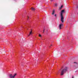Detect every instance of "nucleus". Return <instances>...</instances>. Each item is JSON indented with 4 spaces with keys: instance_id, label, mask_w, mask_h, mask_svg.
Masks as SVG:
<instances>
[{
    "instance_id": "obj_1",
    "label": "nucleus",
    "mask_w": 78,
    "mask_h": 78,
    "mask_svg": "<svg viewBox=\"0 0 78 78\" xmlns=\"http://www.w3.org/2000/svg\"><path fill=\"white\" fill-rule=\"evenodd\" d=\"M64 10H62L61 11V12L60 13V14H61V21L62 23H64V17H63V15H62V13H63V12H64Z\"/></svg>"
},
{
    "instance_id": "obj_2",
    "label": "nucleus",
    "mask_w": 78,
    "mask_h": 78,
    "mask_svg": "<svg viewBox=\"0 0 78 78\" xmlns=\"http://www.w3.org/2000/svg\"><path fill=\"white\" fill-rule=\"evenodd\" d=\"M67 70V68L66 67L64 69H63L62 71H61V75H64V73H65Z\"/></svg>"
},
{
    "instance_id": "obj_3",
    "label": "nucleus",
    "mask_w": 78,
    "mask_h": 78,
    "mask_svg": "<svg viewBox=\"0 0 78 78\" xmlns=\"http://www.w3.org/2000/svg\"><path fill=\"white\" fill-rule=\"evenodd\" d=\"M16 75H17V73H15L12 76V74H10L9 75V77L10 78H14L16 77Z\"/></svg>"
},
{
    "instance_id": "obj_4",
    "label": "nucleus",
    "mask_w": 78,
    "mask_h": 78,
    "mask_svg": "<svg viewBox=\"0 0 78 78\" xmlns=\"http://www.w3.org/2000/svg\"><path fill=\"white\" fill-rule=\"evenodd\" d=\"M63 24L62 23H60L59 25V28L60 30L61 29V26H62Z\"/></svg>"
},
{
    "instance_id": "obj_5",
    "label": "nucleus",
    "mask_w": 78,
    "mask_h": 78,
    "mask_svg": "<svg viewBox=\"0 0 78 78\" xmlns=\"http://www.w3.org/2000/svg\"><path fill=\"white\" fill-rule=\"evenodd\" d=\"M32 34V31H31L30 32V33L29 35H28V36H30V35H31Z\"/></svg>"
},
{
    "instance_id": "obj_6",
    "label": "nucleus",
    "mask_w": 78,
    "mask_h": 78,
    "mask_svg": "<svg viewBox=\"0 0 78 78\" xmlns=\"http://www.w3.org/2000/svg\"><path fill=\"white\" fill-rule=\"evenodd\" d=\"M31 9L32 10V11H34V10H35V9L33 7H32L31 8Z\"/></svg>"
},
{
    "instance_id": "obj_7",
    "label": "nucleus",
    "mask_w": 78,
    "mask_h": 78,
    "mask_svg": "<svg viewBox=\"0 0 78 78\" xmlns=\"http://www.w3.org/2000/svg\"><path fill=\"white\" fill-rule=\"evenodd\" d=\"M55 14V10H53L52 11V15H53V14Z\"/></svg>"
},
{
    "instance_id": "obj_8",
    "label": "nucleus",
    "mask_w": 78,
    "mask_h": 78,
    "mask_svg": "<svg viewBox=\"0 0 78 78\" xmlns=\"http://www.w3.org/2000/svg\"><path fill=\"white\" fill-rule=\"evenodd\" d=\"M62 8V5L61 6V7L59 8L60 9H61Z\"/></svg>"
},
{
    "instance_id": "obj_9",
    "label": "nucleus",
    "mask_w": 78,
    "mask_h": 78,
    "mask_svg": "<svg viewBox=\"0 0 78 78\" xmlns=\"http://www.w3.org/2000/svg\"><path fill=\"white\" fill-rule=\"evenodd\" d=\"M45 30V29H44V30H43V33H44V31Z\"/></svg>"
},
{
    "instance_id": "obj_10",
    "label": "nucleus",
    "mask_w": 78,
    "mask_h": 78,
    "mask_svg": "<svg viewBox=\"0 0 78 78\" xmlns=\"http://www.w3.org/2000/svg\"><path fill=\"white\" fill-rule=\"evenodd\" d=\"M39 37H41L42 36H41V34H39Z\"/></svg>"
},
{
    "instance_id": "obj_11",
    "label": "nucleus",
    "mask_w": 78,
    "mask_h": 78,
    "mask_svg": "<svg viewBox=\"0 0 78 78\" xmlns=\"http://www.w3.org/2000/svg\"><path fill=\"white\" fill-rule=\"evenodd\" d=\"M55 6H57V4H55Z\"/></svg>"
},
{
    "instance_id": "obj_12",
    "label": "nucleus",
    "mask_w": 78,
    "mask_h": 78,
    "mask_svg": "<svg viewBox=\"0 0 78 78\" xmlns=\"http://www.w3.org/2000/svg\"><path fill=\"white\" fill-rule=\"evenodd\" d=\"M27 18H28L27 20H28V19H29V16H27Z\"/></svg>"
},
{
    "instance_id": "obj_13",
    "label": "nucleus",
    "mask_w": 78,
    "mask_h": 78,
    "mask_svg": "<svg viewBox=\"0 0 78 78\" xmlns=\"http://www.w3.org/2000/svg\"><path fill=\"white\" fill-rule=\"evenodd\" d=\"M55 17H56V14H55Z\"/></svg>"
},
{
    "instance_id": "obj_14",
    "label": "nucleus",
    "mask_w": 78,
    "mask_h": 78,
    "mask_svg": "<svg viewBox=\"0 0 78 78\" xmlns=\"http://www.w3.org/2000/svg\"><path fill=\"white\" fill-rule=\"evenodd\" d=\"M53 0H51V2H53Z\"/></svg>"
},
{
    "instance_id": "obj_15",
    "label": "nucleus",
    "mask_w": 78,
    "mask_h": 78,
    "mask_svg": "<svg viewBox=\"0 0 78 78\" xmlns=\"http://www.w3.org/2000/svg\"><path fill=\"white\" fill-rule=\"evenodd\" d=\"M72 78H73V76H72Z\"/></svg>"
},
{
    "instance_id": "obj_16",
    "label": "nucleus",
    "mask_w": 78,
    "mask_h": 78,
    "mask_svg": "<svg viewBox=\"0 0 78 78\" xmlns=\"http://www.w3.org/2000/svg\"><path fill=\"white\" fill-rule=\"evenodd\" d=\"M51 46H52V44H51Z\"/></svg>"
},
{
    "instance_id": "obj_17",
    "label": "nucleus",
    "mask_w": 78,
    "mask_h": 78,
    "mask_svg": "<svg viewBox=\"0 0 78 78\" xmlns=\"http://www.w3.org/2000/svg\"><path fill=\"white\" fill-rule=\"evenodd\" d=\"M77 8H78V6H77Z\"/></svg>"
},
{
    "instance_id": "obj_18",
    "label": "nucleus",
    "mask_w": 78,
    "mask_h": 78,
    "mask_svg": "<svg viewBox=\"0 0 78 78\" xmlns=\"http://www.w3.org/2000/svg\"><path fill=\"white\" fill-rule=\"evenodd\" d=\"M74 63H76V62H74Z\"/></svg>"
}]
</instances>
